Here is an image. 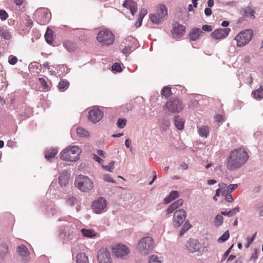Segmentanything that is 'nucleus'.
<instances>
[{"instance_id":"1","label":"nucleus","mask_w":263,"mask_h":263,"mask_svg":"<svg viewBox=\"0 0 263 263\" xmlns=\"http://www.w3.org/2000/svg\"><path fill=\"white\" fill-rule=\"evenodd\" d=\"M248 159L249 155L243 148H235L227 158V168L230 171L237 170L246 163Z\"/></svg>"},{"instance_id":"2","label":"nucleus","mask_w":263,"mask_h":263,"mask_svg":"<svg viewBox=\"0 0 263 263\" xmlns=\"http://www.w3.org/2000/svg\"><path fill=\"white\" fill-rule=\"evenodd\" d=\"M81 152L78 146H68L61 152L60 158L63 160L76 161L79 159Z\"/></svg>"},{"instance_id":"3","label":"nucleus","mask_w":263,"mask_h":263,"mask_svg":"<svg viewBox=\"0 0 263 263\" xmlns=\"http://www.w3.org/2000/svg\"><path fill=\"white\" fill-rule=\"evenodd\" d=\"M74 184L83 192H88L93 187L92 181L88 177L82 175H78L76 177Z\"/></svg>"},{"instance_id":"4","label":"nucleus","mask_w":263,"mask_h":263,"mask_svg":"<svg viewBox=\"0 0 263 263\" xmlns=\"http://www.w3.org/2000/svg\"><path fill=\"white\" fill-rule=\"evenodd\" d=\"M137 248L141 254L147 255L153 250L154 240L149 236L143 237L139 240Z\"/></svg>"},{"instance_id":"5","label":"nucleus","mask_w":263,"mask_h":263,"mask_svg":"<svg viewBox=\"0 0 263 263\" xmlns=\"http://www.w3.org/2000/svg\"><path fill=\"white\" fill-rule=\"evenodd\" d=\"M253 34V30L251 29H246L240 32L234 39L236 41L237 46L242 47L247 45L252 39Z\"/></svg>"},{"instance_id":"6","label":"nucleus","mask_w":263,"mask_h":263,"mask_svg":"<svg viewBox=\"0 0 263 263\" xmlns=\"http://www.w3.org/2000/svg\"><path fill=\"white\" fill-rule=\"evenodd\" d=\"M97 40L102 46H109L114 43L115 36L109 30L104 29L98 33Z\"/></svg>"},{"instance_id":"7","label":"nucleus","mask_w":263,"mask_h":263,"mask_svg":"<svg viewBox=\"0 0 263 263\" xmlns=\"http://www.w3.org/2000/svg\"><path fill=\"white\" fill-rule=\"evenodd\" d=\"M165 107L167 109L168 112L167 113L169 115L178 113L183 108L182 102L178 99L168 100Z\"/></svg>"},{"instance_id":"8","label":"nucleus","mask_w":263,"mask_h":263,"mask_svg":"<svg viewBox=\"0 0 263 263\" xmlns=\"http://www.w3.org/2000/svg\"><path fill=\"white\" fill-rule=\"evenodd\" d=\"M186 212L183 209L176 211L173 216V225L175 227H179L185 219Z\"/></svg>"},{"instance_id":"9","label":"nucleus","mask_w":263,"mask_h":263,"mask_svg":"<svg viewBox=\"0 0 263 263\" xmlns=\"http://www.w3.org/2000/svg\"><path fill=\"white\" fill-rule=\"evenodd\" d=\"M107 205L106 199L103 197H99L93 201L92 204V209L95 213L99 214L103 211Z\"/></svg>"},{"instance_id":"10","label":"nucleus","mask_w":263,"mask_h":263,"mask_svg":"<svg viewBox=\"0 0 263 263\" xmlns=\"http://www.w3.org/2000/svg\"><path fill=\"white\" fill-rule=\"evenodd\" d=\"M69 227L67 226L61 229L60 236L64 239L71 240L76 236V230L74 228L69 229Z\"/></svg>"},{"instance_id":"11","label":"nucleus","mask_w":263,"mask_h":263,"mask_svg":"<svg viewBox=\"0 0 263 263\" xmlns=\"http://www.w3.org/2000/svg\"><path fill=\"white\" fill-rule=\"evenodd\" d=\"M97 258L99 263H111L110 253L107 248H101L98 251Z\"/></svg>"},{"instance_id":"12","label":"nucleus","mask_w":263,"mask_h":263,"mask_svg":"<svg viewBox=\"0 0 263 263\" xmlns=\"http://www.w3.org/2000/svg\"><path fill=\"white\" fill-rule=\"evenodd\" d=\"M230 31L231 29L229 28L217 29L211 33V35L216 40L223 39L229 35Z\"/></svg>"},{"instance_id":"13","label":"nucleus","mask_w":263,"mask_h":263,"mask_svg":"<svg viewBox=\"0 0 263 263\" xmlns=\"http://www.w3.org/2000/svg\"><path fill=\"white\" fill-rule=\"evenodd\" d=\"M103 116V112L98 108L93 109L89 111L88 119L96 123L100 121Z\"/></svg>"},{"instance_id":"14","label":"nucleus","mask_w":263,"mask_h":263,"mask_svg":"<svg viewBox=\"0 0 263 263\" xmlns=\"http://www.w3.org/2000/svg\"><path fill=\"white\" fill-rule=\"evenodd\" d=\"M17 252L21 256L22 261L26 262L30 260V252L25 246L23 245L18 246L17 248Z\"/></svg>"},{"instance_id":"15","label":"nucleus","mask_w":263,"mask_h":263,"mask_svg":"<svg viewBox=\"0 0 263 263\" xmlns=\"http://www.w3.org/2000/svg\"><path fill=\"white\" fill-rule=\"evenodd\" d=\"M200 247V244L198 240L195 239H189L186 244V249L190 253H194L199 251Z\"/></svg>"},{"instance_id":"16","label":"nucleus","mask_w":263,"mask_h":263,"mask_svg":"<svg viewBox=\"0 0 263 263\" xmlns=\"http://www.w3.org/2000/svg\"><path fill=\"white\" fill-rule=\"evenodd\" d=\"M113 251L115 255L120 257H123L129 252V249L123 245H118L116 247L113 248Z\"/></svg>"},{"instance_id":"17","label":"nucleus","mask_w":263,"mask_h":263,"mask_svg":"<svg viewBox=\"0 0 263 263\" xmlns=\"http://www.w3.org/2000/svg\"><path fill=\"white\" fill-rule=\"evenodd\" d=\"M123 6L129 9L133 15H134L137 11V4L133 0H125Z\"/></svg>"},{"instance_id":"18","label":"nucleus","mask_w":263,"mask_h":263,"mask_svg":"<svg viewBox=\"0 0 263 263\" xmlns=\"http://www.w3.org/2000/svg\"><path fill=\"white\" fill-rule=\"evenodd\" d=\"M69 175L67 171L64 170L59 174V182L61 186H65L68 183Z\"/></svg>"},{"instance_id":"19","label":"nucleus","mask_w":263,"mask_h":263,"mask_svg":"<svg viewBox=\"0 0 263 263\" xmlns=\"http://www.w3.org/2000/svg\"><path fill=\"white\" fill-rule=\"evenodd\" d=\"M204 33L198 28H194L189 34V36L191 41H195L199 39V37Z\"/></svg>"},{"instance_id":"20","label":"nucleus","mask_w":263,"mask_h":263,"mask_svg":"<svg viewBox=\"0 0 263 263\" xmlns=\"http://www.w3.org/2000/svg\"><path fill=\"white\" fill-rule=\"evenodd\" d=\"M185 31V27L184 26L179 24H175L172 34L174 36H181L184 34Z\"/></svg>"},{"instance_id":"21","label":"nucleus","mask_w":263,"mask_h":263,"mask_svg":"<svg viewBox=\"0 0 263 263\" xmlns=\"http://www.w3.org/2000/svg\"><path fill=\"white\" fill-rule=\"evenodd\" d=\"M156 13L164 20L167 15V9L166 6L164 4L160 5Z\"/></svg>"},{"instance_id":"22","label":"nucleus","mask_w":263,"mask_h":263,"mask_svg":"<svg viewBox=\"0 0 263 263\" xmlns=\"http://www.w3.org/2000/svg\"><path fill=\"white\" fill-rule=\"evenodd\" d=\"M58 153V149L55 148H50L47 149L45 153V157L46 159L49 160L50 159L54 157Z\"/></svg>"},{"instance_id":"23","label":"nucleus","mask_w":263,"mask_h":263,"mask_svg":"<svg viewBox=\"0 0 263 263\" xmlns=\"http://www.w3.org/2000/svg\"><path fill=\"white\" fill-rule=\"evenodd\" d=\"M158 123L160 129L163 131L166 130L170 126L169 120L165 118L159 119Z\"/></svg>"},{"instance_id":"24","label":"nucleus","mask_w":263,"mask_h":263,"mask_svg":"<svg viewBox=\"0 0 263 263\" xmlns=\"http://www.w3.org/2000/svg\"><path fill=\"white\" fill-rule=\"evenodd\" d=\"M179 193L177 191H172L170 194H169L168 196L166 197L164 200V201L165 204H167L170 202H171L173 200H175L176 198H178L179 197Z\"/></svg>"},{"instance_id":"25","label":"nucleus","mask_w":263,"mask_h":263,"mask_svg":"<svg viewBox=\"0 0 263 263\" xmlns=\"http://www.w3.org/2000/svg\"><path fill=\"white\" fill-rule=\"evenodd\" d=\"M239 212V208L238 206H236L235 208L229 210V211H221V214L224 216H227L228 217H232L236 215Z\"/></svg>"},{"instance_id":"26","label":"nucleus","mask_w":263,"mask_h":263,"mask_svg":"<svg viewBox=\"0 0 263 263\" xmlns=\"http://www.w3.org/2000/svg\"><path fill=\"white\" fill-rule=\"evenodd\" d=\"M81 232L84 236L88 238H92L97 235L93 230L90 229H82L81 230Z\"/></svg>"},{"instance_id":"27","label":"nucleus","mask_w":263,"mask_h":263,"mask_svg":"<svg viewBox=\"0 0 263 263\" xmlns=\"http://www.w3.org/2000/svg\"><path fill=\"white\" fill-rule=\"evenodd\" d=\"M76 263H89L88 257L84 253L77 255Z\"/></svg>"},{"instance_id":"28","label":"nucleus","mask_w":263,"mask_h":263,"mask_svg":"<svg viewBox=\"0 0 263 263\" xmlns=\"http://www.w3.org/2000/svg\"><path fill=\"white\" fill-rule=\"evenodd\" d=\"M149 18L153 23L156 24H160L163 21V19L156 13L150 14Z\"/></svg>"},{"instance_id":"29","label":"nucleus","mask_w":263,"mask_h":263,"mask_svg":"<svg viewBox=\"0 0 263 263\" xmlns=\"http://www.w3.org/2000/svg\"><path fill=\"white\" fill-rule=\"evenodd\" d=\"M199 135L202 137L206 138L209 133V127L208 126H202L198 129Z\"/></svg>"},{"instance_id":"30","label":"nucleus","mask_w":263,"mask_h":263,"mask_svg":"<svg viewBox=\"0 0 263 263\" xmlns=\"http://www.w3.org/2000/svg\"><path fill=\"white\" fill-rule=\"evenodd\" d=\"M252 93L255 99L263 98V86L260 85L257 90L253 91Z\"/></svg>"},{"instance_id":"31","label":"nucleus","mask_w":263,"mask_h":263,"mask_svg":"<svg viewBox=\"0 0 263 263\" xmlns=\"http://www.w3.org/2000/svg\"><path fill=\"white\" fill-rule=\"evenodd\" d=\"M175 125L176 128L179 130H182L184 127V122L178 116L174 118Z\"/></svg>"},{"instance_id":"32","label":"nucleus","mask_w":263,"mask_h":263,"mask_svg":"<svg viewBox=\"0 0 263 263\" xmlns=\"http://www.w3.org/2000/svg\"><path fill=\"white\" fill-rule=\"evenodd\" d=\"M8 246L5 243L0 245V258H3L8 253Z\"/></svg>"},{"instance_id":"33","label":"nucleus","mask_w":263,"mask_h":263,"mask_svg":"<svg viewBox=\"0 0 263 263\" xmlns=\"http://www.w3.org/2000/svg\"><path fill=\"white\" fill-rule=\"evenodd\" d=\"M241 13L243 17H254L253 11L249 7L245 8L241 10Z\"/></svg>"},{"instance_id":"34","label":"nucleus","mask_w":263,"mask_h":263,"mask_svg":"<svg viewBox=\"0 0 263 263\" xmlns=\"http://www.w3.org/2000/svg\"><path fill=\"white\" fill-rule=\"evenodd\" d=\"M52 30L48 28L45 34V38L48 44H51L52 42Z\"/></svg>"},{"instance_id":"35","label":"nucleus","mask_w":263,"mask_h":263,"mask_svg":"<svg viewBox=\"0 0 263 263\" xmlns=\"http://www.w3.org/2000/svg\"><path fill=\"white\" fill-rule=\"evenodd\" d=\"M191 227L192 225L190 224L189 221H186L180 231L179 236L180 237L182 236L184 233L189 230Z\"/></svg>"},{"instance_id":"36","label":"nucleus","mask_w":263,"mask_h":263,"mask_svg":"<svg viewBox=\"0 0 263 263\" xmlns=\"http://www.w3.org/2000/svg\"><path fill=\"white\" fill-rule=\"evenodd\" d=\"M77 133L80 137H86L88 136V132L81 127H79L77 129Z\"/></svg>"},{"instance_id":"37","label":"nucleus","mask_w":263,"mask_h":263,"mask_svg":"<svg viewBox=\"0 0 263 263\" xmlns=\"http://www.w3.org/2000/svg\"><path fill=\"white\" fill-rule=\"evenodd\" d=\"M223 215H217L216 216L214 219V224L216 227H219L221 226L223 223V217L222 216Z\"/></svg>"},{"instance_id":"38","label":"nucleus","mask_w":263,"mask_h":263,"mask_svg":"<svg viewBox=\"0 0 263 263\" xmlns=\"http://www.w3.org/2000/svg\"><path fill=\"white\" fill-rule=\"evenodd\" d=\"M0 35L3 37L5 40H9L11 37L9 31L4 28H0Z\"/></svg>"},{"instance_id":"39","label":"nucleus","mask_w":263,"mask_h":263,"mask_svg":"<svg viewBox=\"0 0 263 263\" xmlns=\"http://www.w3.org/2000/svg\"><path fill=\"white\" fill-rule=\"evenodd\" d=\"M230 236L229 231H226L217 240L219 243H222L227 240Z\"/></svg>"},{"instance_id":"40","label":"nucleus","mask_w":263,"mask_h":263,"mask_svg":"<svg viewBox=\"0 0 263 263\" xmlns=\"http://www.w3.org/2000/svg\"><path fill=\"white\" fill-rule=\"evenodd\" d=\"M171 90L168 87H164L161 90L162 96L164 97L165 98H167L171 95Z\"/></svg>"},{"instance_id":"41","label":"nucleus","mask_w":263,"mask_h":263,"mask_svg":"<svg viewBox=\"0 0 263 263\" xmlns=\"http://www.w3.org/2000/svg\"><path fill=\"white\" fill-rule=\"evenodd\" d=\"M126 119L119 118L117 121V125L120 128H123L126 126Z\"/></svg>"},{"instance_id":"42","label":"nucleus","mask_w":263,"mask_h":263,"mask_svg":"<svg viewBox=\"0 0 263 263\" xmlns=\"http://www.w3.org/2000/svg\"><path fill=\"white\" fill-rule=\"evenodd\" d=\"M222 195L225 196V199L228 202H232L234 200L231 193H227L226 191H223L222 192Z\"/></svg>"},{"instance_id":"43","label":"nucleus","mask_w":263,"mask_h":263,"mask_svg":"<svg viewBox=\"0 0 263 263\" xmlns=\"http://www.w3.org/2000/svg\"><path fill=\"white\" fill-rule=\"evenodd\" d=\"M114 164L115 162L114 161H111L109 162L108 165H103L102 167L104 169L107 170V171L111 172L114 168Z\"/></svg>"},{"instance_id":"44","label":"nucleus","mask_w":263,"mask_h":263,"mask_svg":"<svg viewBox=\"0 0 263 263\" xmlns=\"http://www.w3.org/2000/svg\"><path fill=\"white\" fill-rule=\"evenodd\" d=\"M69 83L67 81H61L58 84V88L60 89H67L68 88Z\"/></svg>"},{"instance_id":"45","label":"nucleus","mask_w":263,"mask_h":263,"mask_svg":"<svg viewBox=\"0 0 263 263\" xmlns=\"http://www.w3.org/2000/svg\"><path fill=\"white\" fill-rule=\"evenodd\" d=\"M39 81L40 83L41 86H42V88L43 89L46 90L48 89L49 86L47 84L46 81L42 78H39Z\"/></svg>"},{"instance_id":"46","label":"nucleus","mask_w":263,"mask_h":263,"mask_svg":"<svg viewBox=\"0 0 263 263\" xmlns=\"http://www.w3.org/2000/svg\"><path fill=\"white\" fill-rule=\"evenodd\" d=\"M238 187L237 184H231L227 186V190L224 191L229 193H231L234 190H235Z\"/></svg>"},{"instance_id":"47","label":"nucleus","mask_w":263,"mask_h":263,"mask_svg":"<svg viewBox=\"0 0 263 263\" xmlns=\"http://www.w3.org/2000/svg\"><path fill=\"white\" fill-rule=\"evenodd\" d=\"M256 232L253 235V236L250 238V237H248L247 238V243L245 245V247L246 248H248L249 247V246H250L251 243L254 241V240L255 239V238L256 236Z\"/></svg>"},{"instance_id":"48","label":"nucleus","mask_w":263,"mask_h":263,"mask_svg":"<svg viewBox=\"0 0 263 263\" xmlns=\"http://www.w3.org/2000/svg\"><path fill=\"white\" fill-rule=\"evenodd\" d=\"M17 62V58L15 56L11 55L9 57L8 62L10 65H14Z\"/></svg>"},{"instance_id":"49","label":"nucleus","mask_w":263,"mask_h":263,"mask_svg":"<svg viewBox=\"0 0 263 263\" xmlns=\"http://www.w3.org/2000/svg\"><path fill=\"white\" fill-rule=\"evenodd\" d=\"M103 179L106 182H110L112 183H116L115 180H114L110 175L105 174L103 176Z\"/></svg>"},{"instance_id":"50","label":"nucleus","mask_w":263,"mask_h":263,"mask_svg":"<svg viewBox=\"0 0 263 263\" xmlns=\"http://www.w3.org/2000/svg\"><path fill=\"white\" fill-rule=\"evenodd\" d=\"M112 70L116 72H120L121 71V67L119 63H114L112 67Z\"/></svg>"},{"instance_id":"51","label":"nucleus","mask_w":263,"mask_h":263,"mask_svg":"<svg viewBox=\"0 0 263 263\" xmlns=\"http://www.w3.org/2000/svg\"><path fill=\"white\" fill-rule=\"evenodd\" d=\"M8 17V14L4 10H0V19L2 21L6 20Z\"/></svg>"},{"instance_id":"52","label":"nucleus","mask_w":263,"mask_h":263,"mask_svg":"<svg viewBox=\"0 0 263 263\" xmlns=\"http://www.w3.org/2000/svg\"><path fill=\"white\" fill-rule=\"evenodd\" d=\"M76 199L73 197H69L66 200V203L70 206H73L75 204Z\"/></svg>"},{"instance_id":"53","label":"nucleus","mask_w":263,"mask_h":263,"mask_svg":"<svg viewBox=\"0 0 263 263\" xmlns=\"http://www.w3.org/2000/svg\"><path fill=\"white\" fill-rule=\"evenodd\" d=\"M149 263H161V262L158 259V256L153 255L149 258Z\"/></svg>"},{"instance_id":"54","label":"nucleus","mask_w":263,"mask_h":263,"mask_svg":"<svg viewBox=\"0 0 263 263\" xmlns=\"http://www.w3.org/2000/svg\"><path fill=\"white\" fill-rule=\"evenodd\" d=\"M183 203V200L182 199H179L175 202H174L172 204L176 208H178V207L181 206Z\"/></svg>"},{"instance_id":"55","label":"nucleus","mask_w":263,"mask_h":263,"mask_svg":"<svg viewBox=\"0 0 263 263\" xmlns=\"http://www.w3.org/2000/svg\"><path fill=\"white\" fill-rule=\"evenodd\" d=\"M65 47L69 51H72L74 48L73 44L70 42H66L65 43Z\"/></svg>"},{"instance_id":"56","label":"nucleus","mask_w":263,"mask_h":263,"mask_svg":"<svg viewBox=\"0 0 263 263\" xmlns=\"http://www.w3.org/2000/svg\"><path fill=\"white\" fill-rule=\"evenodd\" d=\"M233 245H232L231 246V247L225 252V253H224V254L223 255V256L222 257V259L221 260V262L223 261L226 258V257L229 255V254L231 252V250L232 248L233 247Z\"/></svg>"},{"instance_id":"57","label":"nucleus","mask_w":263,"mask_h":263,"mask_svg":"<svg viewBox=\"0 0 263 263\" xmlns=\"http://www.w3.org/2000/svg\"><path fill=\"white\" fill-rule=\"evenodd\" d=\"M259 250L257 249H255L254 252L252 253V254L251 256V259H253L254 261H255L258 258L257 254Z\"/></svg>"},{"instance_id":"58","label":"nucleus","mask_w":263,"mask_h":263,"mask_svg":"<svg viewBox=\"0 0 263 263\" xmlns=\"http://www.w3.org/2000/svg\"><path fill=\"white\" fill-rule=\"evenodd\" d=\"M122 52L124 54H129L132 52L131 47L129 46H125L123 49Z\"/></svg>"},{"instance_id":"59","label":"nucleus","mask_w":263,"mask_h":263,"mask_svg":"<svg viewBox=\"0 0 263 263\" xmlns=\"http://www.w3.org/2000/svg\"><path fill=\"white\" fill-rule=\"evenodd\" d=\"M202 29L204 31L210 32L212 30V27L211 26L208 25H204L202 26Z\"/></svg>"},{"instance_id":"60","label":"nucleus","mask_w":263,"mask_h":263,"mask_svg":"<svg viewBox=\"0 0 263 263\" xmlns=\"http://www.w3.org/2000/svg\"><path fill=\"white\" fill-rule=\"evenodd\" d=\"M214 119L215 121L218 123H222L223 121V117L220 115H216L214 116Z\"/></svg>"},{"instance_id":"61","label":"nucleus","mask_w":263,"mask_h":263,"mask_svg":"<svg viewBox=\"0 0 263 263\" xmlns=\"http://www.w3.org/2000/svg\"><path fill=\"white\" fill-rule=\"evenodd\" d=\"M143 18V17H142V16H138V21L135 23V26L137 28L141 26Z\"/></svg>"},{"instance_id":"62","label":"nucleus","mask_w":263,"mask_h":263,"mask_svg":"<svg viewBox=\"0 0 263 263\" xmlns=\"http://www.w3.org/2000/svg\"><path fill=\"white\" fill-rule=\"evenodd\" d=\"M176 210V208L172 205H170L166 209V214H169Z\"/></svg>"},{"instance_id":"63","label":"nucleus","mask_w":263,"mask_h":263,"mask_svg":"<svg viewBox=\"0 0 263 263\" xmlns=\"http://www.w3.org/2000/svg\"><path fill=\"white\" fill-rule=\"evenodd\" d=\"M147 13V11L145 8H142L141 9L139 16H142L144 17Z\"/></svg>"},{"instance_id":"64","label":"nucleus","mask_w":263,"mask_h":263,"mask_svg":"<svg viewBox=\"0 0 263 263\" xmlns=\"http://www.w3.org/2000/svg\"><path fill=\"white\" fill-rule=\"evenodd\" d=\"M198 104V101L194 100L189 104V107L191 108H194L196 106H197Z\"/></svg>"}]
</instances>
